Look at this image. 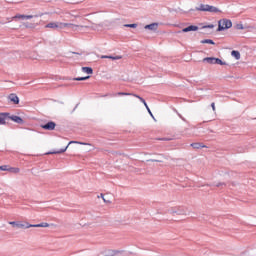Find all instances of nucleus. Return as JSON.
<instances>
[{
  "label": "nucleus",
  "mask_w": 256,
  "mask_h": 256,
  "mask_svg": "<svg viewBox=\"0 0 256 256\" xmlns=\"http://www.w3.org/2000/svg\"><path fill=\"white\" fill-rule=\"evenodd\" d=\"M203 63H209V65H227L226 62H223L221 59L215 57H206L203 59Z\"/></svg>",
  "instance_id": "obj_3"
},
{
  "label": "nucleus",
  "mask_w": 256,
  "mask_h": 256,
  "mask_svg": "<svg viewBox=\"0 0 256 256\" xmlns=\"http://www.w3.org/2000/svg\"><path fill=\"white\" fill-rule=\"evenodd\" d=\"M91 76H85V77H77L74 78V81H87V79H90Z\"/></svg>",
  "instance_id": "obj_21"
},
{
  "label": "nucleus",
  "mask_w": 256,
  "mask_h": 256,
  "mask_svg": "<svg viewBox=\"0 0 256 256\" xmlns=\"http://www.w3.org/2000/svg\"><path fill=\"white\" fill-rule=\"evenodd\" d=\"M8 101H11L14 105H19V96L17 94L12 93L8 96Z\"/></svg>",
  "instance_id": "obj_9"
},
{
  "label": "nucleus",
  "mask_w": 256,
  "mask_h": 256,
  "mask_svg": "<svg viewBox=\"0 0 256 256\" xmlns=\"http://www.w3.org/2000/svg\"><path fill=\"white\" fill-rule=\"evenodd\" d=\"M234 27H235V29H237L238 31H241V30L245 29L241 23L236 24Z\"/></svg>",
  "instance_id": "obj_22"
},
{
  "label": "nucleus",
  "mask_w": 256,
  "mask_h": 256,
  "mask_svg": "<svg viewBox=\"0 0 256 256\" xmlns=\"http://www.w3.org/2000/svg\"><path fill=\"white\" fill-rule=\"evenodd\" d=\"M102 199H103L104 203H111V201L107 200L105 197Z\"/></svg>",
  "instance_id": "obj_32"
},
{
  "label": "nucleus",
  "mask_w": 256,
  "mask_h": 256,
  "mask_svg": "<svg viewBox=\"0 0 256 256\" xmlns=\"http://www.w3.org/2000/svg\"><path fill=\"white\" fill-rule=\"evenodd\" d=\"M157 27H159L158 23L148 24L144 27V29H149L150 31H157Z\"/></svg>",
  "instance_id": "obj_16"
},
{
  "label": "nucleus",
  "mask_w": 256,
  "mask_h": 256,
  "mask_svg": "<svg viewBox=\"0 0 256 256\" xmlns=\"http://www.w3.org/2000/svg\"><path fill=\"white\" fill-rule=\"evenodd\" d=\"M221 185H225L224 183H218L216 184V187H221Z\"/></svg>",
  "instance_id": "obj_34"
},
{
  "label": "nucleus",
  "mask_w": 256,
  "mask_h": 256,
  "mask_svg": "<svg viewBox=\"0 0 256 256\" xmlns=\"http://www.w3.org/2000/svg\"><path fill=\"white\" fill-rule=\"evenodd\" d=\"M211 107H212L213 111H215V102H212Z\"/></svg>",
  "instance_id": "obj_33"
},
{
  "label": "nucleus",
  "mask_w": 256,
  "mask_h": 256,
  "mask_svg": "<svg viewBox=\"0 0 256 256\" xmlns=\"http://www.w3.org/2000/svg\"><path fill=\"white\" fill-rule=\"evenodd\" d=\"M171 139L168 138H160L159 141H170Z\"/></svg>",
  "instance_id": "obj_31"
},
{
  "label": "nucleus",
  "mask_w": 256,
  "mask_h": 256,
  "mask_svg": "<svg viewBox=\"0 0 256 256\" xmlns=\"http://www.w3.org/2000/svg\"><path fill=\"white\" fill-rule=\"evenodd\" d=\"M55 127H57V124L53 121L41 125V128L45 129L46 131H54Z\"/></svg>",
  "instance_id": "obj_6"
},
{
  "label": "nucleus",
  "mask_w": 256,
  "mask_h": 256,
  "mask_svg": "<svg viewBox=\"0 0 256 256\" xmlns=\"http://www.w3.org/2000/svg\"><path fill=\"white\" fill-rule=\"evenodd\" d=\"M214 27H215V25L210 24V25L203 26V29H213Z\"/></svg>",
  "instance_id": "obj_28"
},
{
  "label": "nucleus",
  "mask_w": 256,
  "mask_h": 256,
  "mask_svg": "<svg viewBox=\"0 0 256 256\" xmlns=\"http://www.w3.org/2000/svg\"><path fill=\"white\" fill-rule=\"evenodd\" d=\"M8 118H9V113L1 112L0 113V125H5L7 123Z\"/></svg>",
  "instance_id": "obj_10"
},
{
  "label": "nucleus",
  "mask_w": 256,
  "mask_h": 256,
  "mask_svg": "<svg viewBox=\"0 0 256 256\" xmlns=\"http://www.w3.org/2000/svg\"><path fill=\"white\" fill-rule=\"evenodd\" d=\"M147 111H148L149 115H151V117H153V113L151 112V109H149V107H147Z\"/></svg>",
  "instance_id": "obj_30"
},
{
  "label": "nucleus",
  "mask_w": 256,
  "mask_h": 256,
  "mask_svg": "<svg viewBox=\"0 0 256 256\" xmlns=\"http://www.w3.org/2000/svg\"><path fill=\"white\" fill-rule=\"evenodd\" d=\"M8 119H10L11 121H14V123H17L18 125H23V123H25L23 118H21V117H19L17 115L10 116V114H9L8 115Z\"/></svg>",
  "instance_id": "obj_7"
},
{
  "label": "nucleus",
  "mask_w": 256,
  "mask_h": 256,
  "mask_svg": "<svg viewBox=\"0 0 256 256\" xmlns=\"http://www.w3.org/2000/svg\"><path fill=\"white\" fill-rule=\"evenodd\" d=\"M190 146H192L193 149H201V148L205 147V145H203L201 143H192V144H190Z\"/></svg>",
  "instance_id": "obj_19"
},
{
  "label": "nucleus",
  "mask_w": 256,
  "mask_h": 256,
  "mask_svg": "<svg viewBox=\"0 0 256 256\" xmlns=\"http://www.w3.org/2000/svg\"><path fill=\"white\" fill-rule=\"evenodd\" d=\"M30 227H49V223L42 222L40 224H27L26 229H30Z\"/></svg>",
  "instance_id": "obj_14"
},
{
  "label": "nucleus",
  "mask_w": 256,
  "mask_h": 256,
  "mask_svg": "<svg viewBox=\"0 0 256 256\" xmlns=\"http://www.w3.org/2000/svg\"><path fill=\"white\" fill-rule=\"evenodd\" d=\"M9 225H13V227H18V229H27V225H29V223H27L26 225L20 222H9Z\"/></svg>",
  "instance_id": "obj_12"
},
{
  "label": "nucleus",
  "mask_w": 256,
  "mask_h": 256,
  "mask_svg": "<svg viewBox=\"0 0 256 256\" xmlns=\"http://www.w3.org/2000/svg\"><path fill=\"white\" fill-rule=\"evenodd\" d=\"M73 143H79L80 145H87V143H83V142L70 141L65 148H61V149H59L58 151H55V152H49L48 155H59L61 153H65V151H67V149H69V145H71Z\"/></svg>",
  "instance_id": "obj_4"
},
{
  "label": "nucleus",
  "mask_w": 256,
  "mask_h": 256,
  "mask_svg": "<svg viewBox=\"0 0 256 256\" xmlns=\"http://www.w3.org/2000/svg\"><path fill=\"white\" fill-rule=\"evenodd\" d=\"M233 27V22L229 19H221L218 21L217 31H225L226 29H231Z\"/></svg>",
  "instance_id": "obj_2"
},
{
  "label": "nucleus",
  "mask_w": 256,
  "mask_h": 256,
  "mask_svg": "<svg viewBox=\"0 0 256 256\" xmlns=\"http://www.w3.org/2000/svg\"><path fill=\"white\" fill-rule=\"evenodd\" d=\"M108 59H112V61H119V59H121V56H108Z\"/></svg>",
  "instance_id": "obj_23"
},
{
  "label": "nucleus",
  "mask_w": 256,
  "mask_h": 256,
  "mask_svg": "<svg viewBox=\"0 0 256 256\" xmlns=\"http://www.w3.org/2000/svg\"><path fill=\"white\" fill-rule=\"evenodd\" d=\"M124 27H130L131 29H136L137 24H125Z\"/></svg>",
  "instance_id": "obj_25"
},
{
  "label": "nucleus",
  "mask_w": 256,
  "mask_h": 256,
  "mask_svg": "<svg viewBox=\"0 0 256 256\" xmlns=\"http://www.w3.org/2000/svg\"><path fill=\"white\" fill-rule=\"evenodd\" d=\"M171 215H187V210L183 207L172 208L169 210Z\"/></svg>",
  "instance_id": "obj_5"
},
{
  "label": "nucleus",
  "mask_w": 256,
  "mask_h": 256,
  "mask_svg": "<svg viewBox=\"0 0 256 256\" xmlns=\"http://www.w3.org/2000/svg\"><path fill=\"white\" fill-rule=\"evenodd\" d=\"M102 59H109V56H102Z\"/></svg>",
  "instance_id": "obj_35"
},
{
  "label": "nucleus",
  "mask_w": 256,
  "mask_h": 256,
  "mask_svg": "<svg viewBox=\"0 0 256 256\" xmlns=\"http://www.w3.org/2000/svg\"><path fill=\"white\" fill-rule=\"evenodd\" d=\"M109 256H113V252H109V254H108Z\"/></svg>",
  "instance_id": "obj_38"
},
{
  "label": "nucleus",
  "mask_w": 256,
  "mask_h": 256,
  "mask_svg": "<svg viewBox=\"0 0 256 256\" xmlns=\"http://www.w3.org/2000/svg\"><path fill=\"white\" fill-rule=\"evenodd\" d=\"M231 55H232V57H234L237 61H239V59H241V53H239V51H237V50H233V51L231 52Z\"/></svg>",
  "instance_id": "obj_17"
},
{
  "label": "nucleus",
  "mask_w": 256,
  "mask_h": 256,
  "mask_svg": "<svg viewBox=\"0 0 256 256\" xmlns=\"http://www.w3.org/2000/svg\"><path fill=\"white\" fill-rule=\"evenodd\" d=\"M191 31H199V26L190 25V26L182 29V33H189Z\"/></svg>",
  "instance_id": "obj_11"
},
{
  "label": "nucleus",
  "mask_w": 256,
  "mask_h": 256,
  "mask_svg": "<svg viewBox=\"0 0 256 256\" xmlns=\"http://www.w3.org/2000/svg\"><path fill=\"white\" fill-rule=\"evenodd\" d=\"M117 95L129 96V95H133V94L127 93V92H118Z\"/></svg>",
  "instance_id": "obj_29"
},
{
  "label": "nucleus",
  "mask_w": 256,
  "mask_h": 256,
  "mask_svg": "<svg viewBox=\"0 0 256 256\" xmlns=\"http://www.w3.org/2000/svg\"><path fill=\"white\" fill-rule=\"evenodd\" d=\"M0 171H9V167L7 165L0 166Z\"/></svg>",
  "instance_id": "obj_26"
},
{
  "label": "nucleus",
  "mask_w": 256,
  "mask_h": 256,
  "mask_svg": "<svg viewBox=\"0 0 256 256\" xmlns=\"http://www.w3.org/2000/svg\"><path fill=\"white\" fill-rule=\"evenodd\" d=\"M104 197H105V196H104L103 194H100V198H102V199H103Z\"/></svg>",
  "instance_id": "obj_37"
},
{
  "label": "nucleus",
  "mask_w": 256,
  "mask_h": 256,
  "mask_svg": "<svg viewBox=\"0 0 256 256\" xmlns=\"http://www.w3.org/2000/svg\"><path fill=\"white\" fill-rule=\"evenodd\" d=\"M12 19H33V15H23V14H17L15 16L12 17Z\"/></svg>",
  "instance_id": "obj_13"
},
{
  "label": "nucleus",
  "mask_w": 256,
  "mask_h": 256,
  "mask_svg": "<svg viewBox=\"0 0 256 256\" xmlns=\"http://www.w3.org/2000/svg\"><path fill=\"white\" fill-rule=\"evenodd\" d=\"M202 44L215 45V42L211 39H204L201 41Z\"/></svg>",
  "instance_id": "obj_20"
},
{
  "label": "nucleus",
  "mask_w": 256,
  "mask_h": 256,
  "mask_svg": "<svg viewBox=\"0 0 256 256\" xmlns=\"http://www.w3.org/2000/svg\"><path fill=\"white\" fill-rule=\"evenodd\" d=\"M83 73H87V75H93V68L91 67H82Z\"/></svg>",
  "instance_id": "obj_18"
},
{
  "label": "nucleus",
  "mask_w": 256,
  "mask_h": 256,
  "mask_svg": "<svg viewBox=\"0 0 256 256\" xmlns=\"http://www.w3.org/2000/svg\"><path fill=\"white\" fill-rule=\"evenodd\" d=\"M133 97H136V99H139L141 101V103H145V99H143V97L137 95V94H133Z\"/></svg>",
  "instance_id": "obj_24"
},
{
  "label": "nucleus",
  "mask_w": 256,
  "mask_h": 256,
  "mask_svg": "<svg viewBox=\"0 0 256 256\" xmlns=\"http://www.w3.org/2000/svg\"><path fill=\"white\" fill-rule=\"evenodd\" d=\"M196 11H203L208 13H221V10L215 6H211L209 4H200L196 7Z\"/></svg>",
  "instance_id": "obj_1"
},
{
  "label": "nucleus",
  "mask_w": 256,
  "mask_h": 256,
  "mask_svg": "<svg viewBox=\"0 0 256 256\" xmlns=\"http://www.w3.org/2000/svg\"><path fill=\"white\" fill-rule=\"evenodd\" d=\"M9 171L11 172V173H19V168H9Z\"/></svg>",
  "instance_id": "obj_27"
},
{
  "label": "nucleus",
  "mask_w": 256,
  "mask_h": 256,
  "mask_svg": "<svg viewBox=\"0 0 256 256\" xmlns=\"http://www.w3.org/2000/svg\"><path fill=\"white\" fill-rule=\"evenodd\" d=\"M143 105L146 107V109H147V107H149V106L147 105V102L143 103Z\"/></svg>",
  "instance_id": "obj_36"
},
{
  "label": "nucleus",
  "mask_w": 256,
  "mask_h": 256,
  "mask_svg": "<svg viewBox=\"0 0 256 256\" xmlns=\"http://www.w3.org/2000/svg\"><path fill=\"white\" fill-rule=\"evenodd\" d=\"M46 29H61V22H50L45 26Z\"/></svg>",
  "instance_id": "obj_8"
},
{
  "label": "nucleus",
  "mask_w": 256,
  "mask_h": 256,
  "mask_svg": "<svg viewBox=\"0 0 256 256\" xmlns=\"http://www.w3.org/2000/svg\"><path fill=\"white\" fill-rule=\"evenodd\" d=\"M65 27H72V29H77V27H79V25L60 22V29H65Z\"/></svg>",
  "instance_id": "obj_15"
}]
</instances>
